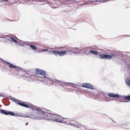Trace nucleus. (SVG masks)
Wrapping results in <instances>:
<instances>
[{
    "label": "nucleus",
    "mask_w": 130,
    "mask_h": 130,
    "mask_svg": "<svg viewBox=\"0 0 130 130\" xmlns=\"http://www.w3.org/2000/svg\"><path fill=\"white\" fill-rule=\"evenodd\" d=\"M14 101L16 103L21 106L27 108H30L32 109V110H36L37 111L36 114L37 118V119H43L44 112L41 109L37 107L36 106L32 104H26L24 103V102L20 100L15 99Z\"/></svg>",
    "instance_id": "1"
},
{
    "label": "nucleus",
    "mask_w": 130,
    "mask_h": 130,
    "mask_svg": "<svg viewBox=\"0 0 130 130\" xmlns=\"http://www.w3.org/2000/svg\"><path fill=\"white\" fill-rule=\"evenodd\" d=\"M68 51H58L53 50L52 52L55 55H58L59 56H61L65 55Z\"/></svg>",
    "instance_id": "2"
},
{
    "label": "nucleus",
    "mask_w": 130,
    "mask_h": 130,
    "mask_svg": "<svg viewBox=\"0 0 130 130\" xmlns=\"http://www.w3.org/2000/svg\"><path fill=\"white\" fill-rule=\"evenodd\" d=\"M35 74L38 75H40L43 76V78L45 77L46 76V73L45 71L42 70L37 69L35 71Z\"/></svg>",
    "instance_id": "3"
},
{
    "label": "nucleus",
    "mask_w": 130,
    "mask_h": 130,
    "mask_svg": "<svg viewBox=\"0 0 130 130\" xmlns=\"http://www.w3.org/2000/svg\"><path fill=\"white\" fill-rule=\"evenodd\" d=\"M113 55V54H112L111 55H109L107 54L103 55L102 54H100L99 56L100 57L101 59H111L112 57L111 55Z\"/></svg>",
    "instance_id": "4"
},
{
    "label": "nucleus",
    "mask_w": 130,
    "mask_h": 130,
    "mask_svg": "<svg viewBox=\"0 0 130 130\" xmlns=\"http://www.w3.org/2000/svg\"><path fill=\"white\" fill-rule=\"evenodd\" d=\"M0 111L3 114H4L6 115H8L9 114L11 116H14L15 114L13 112L8 111H7L4 110L0 109Z\"/></svg>",
    "instance_id": "5"
},
{
    "label": "nucleus",
    "mask_w": 130,
    "mask_h": 130,
    "mask_svg": "<svg viewBox=\"0 0 130 130\" xmlns=\"http://www.w3.org/2000/svg\"><path fill=\"white\" fill-rule=\"evenodd\" d=\"M82 86L83 87L86 88L91 90H93L94 89V88L93 86L90 83H84L83 84Z\"/></svg>",
    "instance_id": "6"
},
{
    "label": "nucleus",
    "mask_w": 130,
    "mask_h": 130,
    "mask_svg": "<svg viewBox=\"0 0 130 130\" xmlns=\"http://www.w3.org/2000/svg\"><path fill=\"white\" fill-rule=\"evenodd\" d=\"M50 113H48L44 112L43 119L46 120H50Z\"/></svg>",
    "instance_id": "7"
},
{
    "label": "nucleus",
    "mask_w": 130,
    "mask_h": 130,
    "mask_svg": "<svg viewBox=\"0 0 130 130\" xmlns=\"http://www.w3.org/2000/svg\"><path fill=\"white\" fill-rule=\"evenodd\" d=\"M108 95L109 98H118L120 97L118 93L115 94L113 93H110Z\"/></svg>",
    "instance_id": "8"
},
{
    "label": "nucleus",
    "mask_w": 130,
    "mask_h": 130,
    "mask_svg": "<svg viewBox=\"0 0 130 130\" xmlns=\"http://www.w3.org/2000/svg\"><path fill=\"white\" fill-rule=\"evenodd\" d=\"M58 115L52 114L50 113V121L53 120L54 121H55V120L57 118Z\"/></svg>",
    "instance_id": "9"
},
{
    "label": "nucleus",
    "mask_w": 130,
    "mask_h": 130,
    "mask_svg": "<svg viewBox=\"0 0 130 130\" xmlns=\"http://www.w3.org/2000/svg\"><path fill=\"white\" fill-rule=\"evenodd\" d=\"M70 119L69 118H63L61 123H65L67 124H69L70 123Z\"/></svg>",
    "instance_id": "10"
},
{
    "label": "nucleus",
    "mask_w": 130,
    "mask_h": 130,
    "mask_svg": "<svg viewBox=\"0 0 130 130\" xmlns=\"http://www.w3.org/2000/svg\"><path fill=\"white\" fill-rule=\"evenodd\" d=\"M63 118L60 115H58L57 118L55 120V122L61 123Z\"/></svg>",
    "instance_id": "11"
},
{
    "label": "nucleus",
    "mask_w": 130,
    "mask_h": 130,
    "mask_svg": "<svg viewBox=\"0 0 130 130\" xmlns=\"http://www.w3.org/2000/svg\"><path fill=\"white\" fill-rule=\"evenodd\" d=\"M4 62L6 63L7 64H8L9 65V66L10 68H17L18 67L17 66H15L13 64L11 63H10L8 62H7L6 61H5L4 60H3Z\"/></svg>",
    "instance_id": "12"
},
{
    "label": "nucleus",
    "mask_w": 130,
    "mask_h": 130,
    "mask_svg": "<svg viewBox=\"0 0 130 130\" xmlns=\"http://www.w3.org/2000/svg\"><path fill=\"white\" fill-rule=\"evenodd\" d=\"M77 124L78 122H77L74 120H70V123L69 124L74 126H75Z\"/></svg>",
    "instance_id": "13"
},
{
    "label": "nucleus",
    "mask_w": 130,
    "mask_h": 130,
    "mask_svg": "<svg viewBox=\"0 0 130 130\" xmlns=\"http://www.w3.org/2000/svg\"><path fill=\"white\" fill-rule=\"evenodd\" d=\"M50 81H51L53 83H61V82L58 80L54 79H50L49 80Z\"/></svg>",
    "instance_id": "14"
},
{
    "label": "nucleus",
    "mask_w": 130,
    "mask_h": 130,
    "mask_svg": "<svg viewBox=\"0 0 130 130\" xmlns=\"http://www.w3.org/2000/svg\"><path fill=\"white\" fill-rule=\"evenodd\" d=\"M89 53H91L92 54L94 55H97L98 53V52H97L93 51L92 50H90L89 51Z\"/></svg>",
    "instance_id": "15"
},
{
    "label": "nucleus",
    "mask_w": 130,
    "mask_h": 130,
    "mask_svg": "<svg viewBox=\"0 0 130 130\" xmlns=\"http://www.w3.org/2000/svg\"><path fill=\"white\" fill-rule=\"evenodd\" d=\"M125 82L128 86L130 87V78L126 80H125Z\"/></svg>",
    "instance_id": "16"
},
{
    "label": "nucleus",
    "mask_w": 130,
    "mask_h": 130,
    "mask_svg": "<svg viewBox=\"0 0 130 130\" xmlns=\"http://www.w3.org/2000/svg\"><path fill=\"white\" fill-rule=\"evenodd\" d=\"M30 47L33 50H36V46L34 45H29Z\"/></svg>",
    "instance_id": "17"
},
{
    "label": "nucleus",
    "mask_w": 130,
    "mask_h": 130,
    "mask_svg": "<svg viewBox=\"0 0 130 130\" xmlns=\"http://www.w3.org/2000/svg\"><path fill=\"white\" fill-rule=\"evenodd\" d=\"M10 38H11V40L12 41L14 42L15 43H17L18 42H17V40H16V39L15 38H13V37H11Z\"/></svg>",
    "instance_id": "18"
},
{
    "label": "nucleus",
    "mask_w": 130,
    "mask_h": 130,
    "mask_svg": "<svg viewBox=\"0 0 130 130\" xmlns=\"http://www.w3.org/2000/svg\"><path fill=\"white\" fill-rule=\"evenodd\" d=\"M124 99H127L128 100H130V95L127 96H125L124 97Z\"/></svg>",
    "instance_id": "19"
},
{
    "label": "nucleus",
    "mask_w": 130,
    "mask_h": 130,
    "mask_svg": "<svg viewBox=\"0 0 130 130\" xmlns=\"http://www.w3.org/2000/svg\"><path fill=\"white\" fill-rule=\"evenodd\" d=\"M48 51V49H46L44 50H40L39 51H40L41 52H42L45 51Z\"/></svg>",
    "instance_id": "20"
},
{
    "label": "nucleus",
    "mask_w": 130,
    "mask_h": 130,
    "mask_svg": "<svg viewBox=\"0 0 130 130\" xmlns=\"http://www.w3.org/2000/svg\"><path fill=\"white\" fill-rule=\"evenodd\" d=\"M30 117L32 119H35L36 118V117L32 116L31 115H30Z\"/></svg>",
    "instance_id": "21"
},
{
    "label": "nucleus",
    "mask_w": 130,
    "mask_h": 130,
    "mask_svg": "<svg viewBox=\"0 0 130 130\" xmlns=\"http://www.w3.org/2000/svg\"><path fill=\"white\" fill-rule=\"evenodd\" d=\"M8 1V0H3L2 1L7 2Z\"/></svg>",
    "instance_id": "22"
},
{
    "label": "nucleus",
    "mask_w": 130,
    "mask_h": 130,
    "mask_svg": "<svg viewBox=\"0 0 130 130\" xmlns=\"http://www.w3.org/2000/svg\"><path fill=\"white\" fill-rule=\"evenodd\" d=\"M67 83H66V82H64V84H65V85H67Z\"/></svg>",
    "instance_id": "23"
},
{
    "label": "nucleus",
    "mask_w": 130,
    "mask_h": 130,
    "mask_svg": "<svg viewBox=\"0 0 130 130\" xmlns=\"http://www.w3.org/2000/svg\"><path fill=\"white\" fill-rule=\"evenodd\" d=\"M28 124V123L27 122L26 123V124H25V125H27Z\"/></svg>",
    "instance_id": "24"
},
{
    "label": "nucleus",
    "mask_w": 130,
    "mask_h": 130,
    "mask_svg": "<svg viewBox=\"0 0 130 130\" xmlns=\"http://www.w3.org/2000/svg\"><path fill=\"white\" fill-rule=\"evenodd\" d=\"M2 96L1 94H0V96Z\"/></svg>",
    "instance_id": "25"
},
{
    "label": "nucleus",
    "mask_w": 130,
    "mask_h": 130,
    "mask_svg": "<svg viewBox=\"0 0 130 130\" xmlns=\"http://www.w3.org/2000/svg\"><path fill=\"white\" fill-rule=\"evenodd\" d=\"M35 76H37V77H38V76H36V75H35Z\"/></svg>",
    "instance_id": "26"
},
{
    "label": "nucleus",
    "mask_w": 130,
    "mask_h": 130,
    "mask_svg": "<svg viewBox=\"0 0 130 130\" xmlns=\"http://www.w3.org/2000/svg\"><path fill=\"white\" fill-rule=\"evenodd\" d=\"M39 77H41V78H42V77H41V76H40Z\"/></svg>",
    "instance_id": "27"
}]
</instances>
